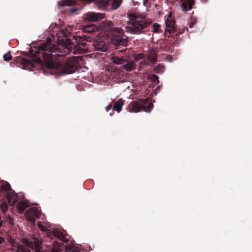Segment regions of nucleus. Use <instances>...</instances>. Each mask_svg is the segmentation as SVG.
<instances>
[{
    "label": "nucleus",
    "mask_w": 252,
    "mask_h": 252,
    "mask_svg": "<svg viewBox=\"0 0 252 252\" xmlns=\"http://www.w3.org/2000/svg\"><path fill=\"white\" fill-rule=\"evenodd\" d=\"M111 59L117 64H123L127 62L126 60L116 56H113Z\"/></svg>",
    "instance_id": "18"
},
{
    "label": "nucleus",
    "mask_w": 252,
    "mask_h": 252,
    "mask_svg": "<svg viewBox=\"0 0 252 252\" xmlns=\"http://www.w3.org/2000/svg\"><path fill=\"white\" fill-rule=\"evenodd\" d=\"M40 216V212L37 208H31L26 212L25 216L28 221L32 223L33 225L35 224L36 219Z\"/></svg>",
    "instance_id": "7"
},
{
    "label": "nucleus",
    "mask_w": 252,
    "mask_h": 252,
    "mask_svg": "<svg viewBox=\"0 0 252 252\" xmlns=\"http://www.w3.org/2000/svg\"><path fill=\"white\" fill-rule=\"evenodd\" d=\"M143 58H144L143 54H139L135 56V59L136 61H139V60H140L141 59H143Z\"/></svg>",
    "instance_id": "29"
},
{
    "label": "nucleus",
    "mask_w": 252,
    "mask_h": 252,
    "mask_svg": "<svg viewBox=\"0 0 252 252\" xmlns=\"http://www.w3.org/2000/svg\"><path fill=\"white\" fill-rule=\"evenodd\" d=\"M123 105V101L120 99L114 103L113 109L118 112H120L122 110V107Z\"/></svg>",
    "instance_id": "17"
},
{
    "label": "nucleus",
    "mask_w": 252,
    "mask_h": 252,
    "mask_svg": "<svg viewBox=\"0 0 252 252\" xmlns=\"http://www.w3.org/2000/svg\"><path fill=\"white\" fill-rule=\"evenodd\" d=\"M79 57H72L68 58L63 64H59L62 73L64 74H71L78 69Z\"/></svg>",
    "instance_id": "5"
},
{
    "label": "nucleus",
    "mask_w": 252,
    "mask_h": 252,
    "mask_svg": "<svg viewBox=\"0 0 252 252\" xmlns=\"http://www.w3.org/2000/svg\"><path fill=\"white\" fill-rule=\"evenodd\" d=\"M153 104L149 98L138 99L132 101L130 105V112L137 113L142 110L149 112L153 108Z\"/></svg>",
    "instance_id": "4"
},
{
    "label": "nucleus",
    "mask_w": 252,
    "mask_h": 252,
    "mask_svg": "<svg viewBox=\"0 0 252 252\" xmlns=\"http://www.w3.org/2000/svg\"><path fill=\"white\" fill-rule=\"evenodd\" d=\"M3 222V221L1 220V217H0V227L2 226Z\"/></svg>",
    "instance_id": "35"
},
{
    "label": "nucleus",
    "mask_w": 252,
    "mask_h": 252,
    "mask_svg": "<svg viewBox=\"0 0 252 252\" xmlns=\"http://www.w3.org/2000/svg\"><path fill=\"white\" fill-rule=\"evenodd\" d=\"M124 64V68L127 71H132L136 68V64L133 61L129 62L127 63H125Z\"/></svg>",
    "instance_id": "16"
},
{
    "label": "nucleus",
    "mask_w": 252,
    "mask_h": 252,
    "mask_svg": "<svg viewBox=\"0 0 252 252\" xmlns=\"http://www.w3.org/2000/svg\"><path fill=\"white\" fill-rule=\"evenodd\" d=\"M93 45L98 50L104 51L106 49V44L102 41H95L93 43Z\"/></svg>",
    "instance_id": "13"
},
{
    "label": "nucleus",
    "mask_w": 252,
    "mask_h": 252,
    "mask_svg": "<svg viewBox=\"0 0 252 252\" xmlns=\"http://www.w3.org/2000/svg\"><path fill=\"white\" fill-rule=\"evenodd\" d=\"M76 44L72 46L73 43L70 39H67L66 43L61 46L52 44V40L47 38L46 42L30 50L31 60L23 58L21 64L22 68L31 69L41 66L43 62L49 68H54L59 64L56 62L57 57L65 56L73 51L74 54H82L88 50L85 42H91L93 37L87 35L73 36Z\"/></svg>",
    "instance_id": "1"
},
{
    "label": "nucleus",
    "mask_w": 252,
    "mask_h": 252,
    "mask_svg": "<svg viewBox=\"0 0 252 252\" xmlns=\"http://www.w3.org/2000/svg\"><path fill=\"white\" fill-rule=\"evenodd\" d=\"M112 108V105L109 104L105 107L106 111L108 112Z\"/></svg>",
    "instance_id": "33"
},
{
    "label": "nucleus",
    "mask_w": 252,
    "mask_h": 252,
    "mask_svg": "<svg viewBox=\"0 0 252 252\" xmlns=\"http://www.w3.org/2000/svg\"><path fill=\"white\" fill-rule=\"evenodd\" d=\"M78 10H79V8H72L71 9H70V12L72 14H75V12L76 11H78Z\"/></svg>",
    "instance_id": "32"
},
{
    "label": "nucleus",
    "mask_w": 252,
    "mask_h": 252,
    "mask_svg": "<svg viewBox=\"0 0 252 252\" xmlns=\"http://www.w3.org/2000/svg\"><path fill=\"white\" fill-rule=\"evenodd\" d=\"M132 2L133 3L134 5H136V4H139L138 2H135L134 1H132Z\"/></svg>",
    "instance_id": "37"
},
{
    "label": "nucleus",
    "mask_w": 252,
    "mask_h": 252,
    "mask_svg": "<svg viewBox=\"0 0 252 252\" xmlns=\"http://www.w3.org/2000/svg\"><path fill=\"white\" fill-rule=\"evenodd\" d=\"M106 31L109 32L111 38L112 43L116 46H126L128 42L127 38L125 36L123 30L119 27H115L111 21H107L104 23Z\"/></svg>",
    "instance_id": "2"
},
{
    "label": "nucleus",
    "mask_w": 252,
    "mask_h": 252,
    "mask_svg": "<svg viewBox=\"0 0 252 252\" xmlns=\"http://www.w3.org/2000/svg\"><path fill=\"white\" fill-rule=\"evenodd\" d=\"M158 57L155 53L149 54L148 56V59L152 62H154L157 61Z\"/></svg>",
    "instance_id": "24"
},
{
    "label": "nucleus",
    "mask_w": 252,
    "mask_h": 252,
    "mask_svg": "<svg viewBox=\"0 0 252 252\" xmlns=\"http://www.w3.org/2000/svg\"><path fill=\"white\" fill-rule=\"evenodd\" d=\"M28 206L27 203L23 201L19 202L17 205V208L20 213H22Z\"/></svg>",
    "instance_id": "20"
},
{
    "label": "nucleus",
    "mask_w": 252,
    "mask_h": 252,
    "mask_svg": "<svg viewBox=\"0 0 252 252\" xmlns=\"http://www.w3.org/2000/svg\"><path fill=\"white\" fill-rule=\"evenodd\" d=\"M160 25L158 23H154L153 25V32L156 33H161L162 32V30L160 28Z\"/></svg>",
    "instance_id": "22"
},
{
    "label": "nucleus",
    "mask_w": 252,
    "mask_h": 252,
    "mask_svg": "<svg viewBox=\"0 0 252 252\" xmlns=\"http://www.w3.org/2000/svg\"><path fill=\"white\" fill-rule=\"evenodd\" d=\"M38 227L42 231H44L46 229V227L39 222L38 223Z\"/></svg>",
    "instance_id": "30"
},
{
    "label": "nucleus",
    "mask_w": 252,
    "mask_h": 252,
    "mask_svg": "<svg viewBox=\"0 0 252 252\" xmlns=\"http://www.w3.org/2000/svg\"><path fill=\"white\" fill-rule=\"evenodd\" d=\"M105 14L95 12H88L84 15L83 18L85 20L91 22H95L105 18Z\"/></svg>",
    "instance_id": "9"
},
{
    "label": "nucleus",
    "mask_w": 252,
    "mask_h": 252,
    "mask_svg": "<svg viewBox=\"0 0 252 252\" xmlns=\"http://www.w3.org/2000/svg\"><path fill=\"white\" fill-rule=\"evenodd\" d=\"M1 189L2 191H8L11 189V186L9 183L5 182L1 186Z\"/></svg>",
    "instance_id": "23"
},
{
    "label": "nucleus",
    "mask_w": 252,
    "mask_h": 252,
    "mask_svg": "<svg viewBox=\"0 0 252 252\" xmlns=\"http://www.w3.org/2000/svg\"><path fill=\"white\" fill-rule=\"evenodd\" d=\"M150 78L152 79L154 82H156L157 81V83H159L158 77V76L156 75H152L150 76Z\"/></svg>",
    "instance_id": "28"
},
{
    "label": "nucleus",
    "mask_w": 252,
    "mask_h": 252,
    "mask_svg": "<svg viewBox=\"0 0 252 252\" xmlns=\"http://www.w3.org/2000/svg\"><path fill=\"white\" fill-rule=\"evenodd\" d=\"M3 59L5 61H9L12 60V57L10 54V52H8L3 55Z\"/></svg>",
    "instance_id": "26"
},
{
    "label": "nucleus",
    "mask_w": 252,
    "mask_h": 252,
    "mask_svg": "<svg viewBox=\"0 0 252 252\" xmlns=\"http://www.w3.org/2000/svg\"><path fill=\"white\" fill-rule=\"evenodd\" d=\"M62 244L57 241H54L51 248V252H60L61 251V247L62 246Z\"/></svg>",
    "instance_id": "15"
},
{
    "label": "nucleus",
    "mask_w": 252,
    "mask_h": 252,
    "mask_svg": "<svg viewBox=\"0 0 252 252\" xmlns=\"http://www.w3.org/2000/svg\"><path fill=\"white\" fill-rule=\"evenodd\" d=\"M7 209V205L6 203L3 204L1 207V209L3 212L5 211Z\"/></svg>",
    "instance_id": "31"
},
{
    "label": "nucleus",
    "mask_w": 252,
    "mask_h": 252,
    "mask_svg": "<svg viewBox=\"0 0 252 252\" xmlns=\"http://www.w3.org/2000/svg\"><path fill=\"white\" fill-rule=\"evenodd\" d=\"M96 27L94 25L84 26L82 29L83 32L86 33H91L95 31Z\"/></svg>",
    "instance_id": "14"
},
{
    "label": "nucleus",
    "mask_w": 252,
    "mask_h": 252,
    "mask_svg": "<svg viewBox=\"0 0 252 252\" xmlns=\"http://www.w3.org/2000/svg\"><path fill=\"white\" fill-rule=\"evenodd\" d=\"M180 1L182 2V9L184 12L191 10L195 3V0H180Z\"/></svg>",
    "instance_id": "11"
},
{
    "label": "nucleus",
    "mask_w": 252,
    "mask_h": 252,
    "mask_svg": "<svg viewBox=\"0 0 252 252\" xmlns=\"http://www.w3.org/2000/svg\"><path fill=\"white\" fill-rule=\"evenodd\" d=\"M5 242V239L4 238H2V237H0V244H2L3 242Z\"/></svg>",
    "instance_id": "34"
},
{
    "label": "nucleus",
    "mask_w": 252,
    "mask_h": 252,
    "mask_svg": "<svg viewBox=\"0 0 252 252\" xmlns=\"http://www.w3.org/2000/svg\"><path fill=\"white\" fill-rule=\"evenodd\" d=\"M123 0H114L111 4V7L113 10L117 9L121 5Z\"/></svg>",
    "instance_id": "21"
},
{
    "label": "nucleus",
    "mask_w": 252,
    "mask_h": 252,
    "mask_svg": "<svg viewBox=\"0 0 252 252\" xmlns=\"http://www.w3.org/2000/svg\"><path fill=\"white\" fill-rule=\"evenodd\" d=\"M148 0H143V4L144 6H146V3L148 2Z\"/></svg>",
    "instance_id": "36"
},
{
    "label": "nucleus",
    "mask_w": 252,
    "mask_h": 252,
    "mask_svg": "<svg viewBox=\"0 0 252 252\" xmlns=\"http://www.w3.org/2000/svg\"><path fill=\"white\" fill-rule=\"evenodd\" d=\"M65 247L67 252H80V248L76 246L73 242L66 245Z\"/></svg>",
    "instance_id": "12"
},
{
    "label": "nucleus",
    "mask_w": 252,
    "mask_h": 252,
    "mask_svg": "<svg viewBox=\"0 0 252 252\" xmlns=\"http://www.w3.org/2000/svg\"><path fill=\"white\" fill-rule=\"evenodd\" d=\"M165 18L166 28L164 34L165 36L169 34L168 37H169L170 36L171 37L172 36V34L177 32V28L175 27V20L172 17L171 12H169L168 16L166 15Z\"/></svg>",
    "instance_id": "6"
},
{
    "label": "nucleus",
    "mask_w": 252,
    "mask_h": 252,
    "mask_svg": "<svg viewBox=\"0 0 252 252\" xmlns=\"http://www.w3.org/2000/svg\"><path fill=\"white\" fill-rule=\"evenodd\" d=\"M94 0H63L58 2V5L60 6H71L73 4H78L80 2H87L90 3Z\"/></svg>",
    "instance_id": "10"
},
{
    "label": "nucleus",
    "mask_w": 252,
    "mask_h": 252,
    "mask_svg": "<svg viewBox=\"0 0 252 252\" xmlns=\"http://www.w3.org/2000/svg\"><path fill=\"white\" fill-rule=\"evenodd\" d=\"M16 198V195L11 196L10 197H8V202L10 205L13 206L15 205L17 201Z\"/></svg>",
    "instance_id": "25"
},
{
    "label": "nucleus",
    "mask_w": 252,
    "mask_h": 252,
    "mask_svg": "<svg viewBox=\"0 0 252 252\" xmlns=\"http://www.w3.org/2000/svg\"><path fill=\"white\" fill-rule=\"evenodd\" d=\"M163 67L162 66L160 65H158L157 66H156L155 69L154 71L156 73H161L162 71H163Z\"/></svg>",
    "instance_id": "27"
},
{
    "label": "nucleus",
    "mask_w": 252,
    "mask_h": 252,
    "mask_svg": "<svg viewBox=\"0 0 252 252\" xmlns=\"http://www.w3.org/2000/svg\"><path fill=\"white\" fill-rule=\"evenodd\" d=\"M132 24L126 27V32L132 34H140L144 32V29L151 23L145 18L144 15H138L136 13H131L128 15Z\"/></svg>",
    "instance_id": "3"
},
{
    "label": "nucleus",
    "mask_w": 252,
    "mask_h": 252,
    "mask_svg": "<svg viewBox=\"0 0 252 252\" xmlns=\"http://www.w3.org/2000/svg\"><path fill=\"white\" fill-rule=\"evenodd\" d=\"M54 234L55 236L60 241L65 243H67L69 241L68 239H66L62 233L59 231H55Z\"/></svg>",
    "instance_id": "19"
},
{
    "label": "nucleus",
    "mask_w": 252,
    "mask_h": 252,
    "mask_svg": "<svg viewBox=\"0 0 252 252\" xmlns=\"http://www.w3.org/2000/svg\"><path fill=\"white\" fill-rule=\"evenodd\" d=\"M42 243L43 241L41 238L34 236L32 240L28 242L27 245L34 250L35 252H41L43 250L41 246Z\"/></svg>",
    "instance_id": "8"
}]
</instances>
